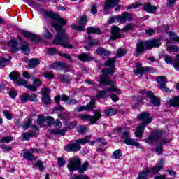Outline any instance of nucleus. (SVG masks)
Here are the masks:
<instances>
[{"instance_id": "1", "label": "nucleus", "mask_w": 179, "mask_h": 179, "mask_svg": "<svg viewBox=\"0 0 179 179\" xmlns=\"http://www.w3.org/2000/svg\"><path fill=\"white\" fill-rule=\"evenodd\" d=\"M44 14L47 17H49V19H52L54 20L51 22V25L52 27L55 28L57 34L53 39V44H55V45H61L63 48L72 50L73 45L66 41L68 40V36L65 34V29H64V27H65L66 24V20L61 17L59 14L52 11L45 10Z\"/></svg>"}, {"instance_id": "2", "label": "nucleus", "mask_w": 179, "mask_h": 179, "mask_svg": "<svg viewBox=\"0 0 179 179\" xmlns=\"http://www.w3.org/2000/svg\"><path fill=\"white\" fill-rule=\"evenodd\" d=\"M162 39L152 38L147 41H138L136 43V49L134 52L135 57H139L142 54H145L146 51L153 50V48H159L162 45Z\"/></svg>"}, {"instance_id": "3", "label": "nucleus", "mask_w": 179, "mask_h": 179, "mask_svg": "<svg viewBox=\"0 0 179 179\" xmlns=\"http://www.w3.org/2000/svg\"><path fill=\"white\" fill-rule=\"evenodd\" d=\"M137 118L139 121H142V122L137 126L134 134L136 138L141 139L142 136H143V134H145V128L150 124H152L153 117H150L149 112L143 111L141 112L140 115H138Z\"/></svg>"}, {"instance_id": "4", "label": "nucleus", "mask_w": 179, "mask_h": 179, "mask_svg": "<svg viewBox=\"0 0 179 179\" xmlns=\"http://www.w3.org/2000/svg\"><path fill=\"white\" fill-rule=\"evenodd\" d=\"M67 169L70 173L78 171L79 174H83L89 169V162L86 161L82 164L80 158L73 157L69 159Z\"/></svg>"}, {"instance_id": "5", "label": "nucleus", "mask_w": 179, "mask_h": 179, "mask_svg": "<svg viewBox=\"0 0 179 179\" xmlns=\"http://www.w3.org/2000/svg\"><path fill=\"white\" fill-rule=\"evenodd\" d=\"M124 128L119 127L113 129V134H117V135L122 136V139H123V143L127 145L128 146H135L136 148H141V143L135 141L134 138H131V134L129 131H124L122 133Z\"/></svg>"}, {"instance_id": "6", "label": "nucleus", "mask_w": 179, "mask_h": 179, "mask_svg": "<svg viewBox=\"0 0 179 179\" xmlns=\"http://www.w3.org/2000/svg\"><path fill=\"white\" fill-rule=\"evenodd\" d=\"M163 162V159H161L155 166H152L151 169L145 168L141 172L138 173V176L136 179H149L150 174H152L153 176L159 174L160 171L163 170V167H164Z\"/></svg>"}, {"instance_id": "7", "label": "nucleus", "mask_w": 179, "mask_h": 179, "mask_svg": "<svg viewBox=\"0 0 179 179\" xmlns=\"http://www.w3.org/2000/svg\"><path fill=\"white\" fill-rule=\"evenodd\" d=\"M94 115L87 114H80L78 115L79 120L83 122H90L91 125H97V121L101 118V112L94 110Z\"/></svg>"}, {"instance_id": "8", "label": "nucleus", "mask_w": 179, "mask_h": 179, "mask_svg": "<svg viewBox=\"0 0 179 179\" xmlns=\"http://www.w3.org/2000/svg\"><path fill=\"white\" fill-rule=\"evenodd\" d=\"M115 20L117 23H120V24L127 23V21L134 22L132 15L129 14V13L127 11L123 12L121 15L111 17L108 21V24H113V23H115Z\"/></svg>"}, {"instance_id": "9", "label": "nucleus", "mask_w": 179, "mask_h": 179, "mask_svg": "<svg viewBox=\"0 0 179 179\" xmlns=\"http://www.w3.org/2000/svg\"><path fill=\"white\" fill-rule=\"evenodd\" d=\"M120 0H106L103 3V13L105 15H110V10L115 8V12L121 10V6L118 5Z\"/></svg>"}, {"instance_id": "10", "label": "nucleus", "mask_w": 179, "mask_h": 179, "mask_svg": "<svg viewBox=\"0 0 179 179\" xmlns=\"http://www.w3.org/2000/svg\"><path fill=\"white\" fill-rule=\"evenodd\" d=\"M115 72V68L110 67V68H104L102 69V75L100 76L99 83H105V84H111V79L108 77V75L113 76Z\"/></svg>"}, {"instance_id": "11", "label": "nucleus", "mask_w": 179, "mask_h": 179, "mask_svg": "<svg viewBox=\"0 0 179 179\" xmlns=\"http://www.w3.org/2000/svg\"><path fill=\"white\" fill-rule=\"evenodd\" d=\"M19 33H20L21 36H23L25 38H29L31 43L34 44H40V43L43 41L38 35L30 32L26 29H19Z\"/></svg>"}, {"instance_id": "12", "label": "nucleus", "mask_w": 179, "mask_h": 179, "mask_svg": "<svg viewBox=\"0 0 179 179\" xmlns=\"http://www.w3.org/2000/svg\"><path fill=\"white\" fill-rule=\"evenodd\" d=\"M162 136H163V131L156 129L150 132V136L145 139V142L148 145H152L153 142H159Z\"/></svg>"}, {"instance_id": "13", "label": "nucleus", "mask_w": 179, "mask_h": 179, "mask_svg": "<svg viewBox=\"0 0 179 179\" xmlns=\"http://www.w3.org/2000/svg\"><path fill=\"white\" fill-rule=\"evenodd\" d=\"M157 83L158 87L162 92L164 93H170L171 91L167 87V77L165 76H161L157 77Z\"/></svg>"}, {"instance_id": "14", "label": "nucleus", "mask_w": 179, "mask_h": 179, "mask_svg": "<svg viewBox=\"0 0 179 179\" xmlns=\"http://www.w3.org/2000/svg\"><path fill=\"white\" fill-rule=\"evenodd\" d=\"M87 22H89V19L87 18V16L83 15L80 18V23H79L80 26L76 24H72L71 27L73 30H76V31H78L80 33L82 31H85V26H86V23H87Z\"/></svg>"}, {"instance_id": "15", "label": "nucleus", "mask_w": 179, "mask_h": 179, "mask_svg": "<svg viewBox=\"0 0 179 179\" xmlns=\"http://www.w3.org/2000/svg\"><path fill=\"white\" fill-rule=\"evenodd\" d=\"M151 71H155L154 68L149 67V66H142V64L137 63L136 64V69H134L135 75H141L143 76V73H148V72H151Z\"/></svg>"}, {"instance_id": "16", "label": "nucleus", "mask_w": 179, "mask_h": 179, "mask_svg": "<svg viewBox=\"0 0 179 179\" xmlns=\"http://www.w3.org/2000/svg\"><path fill=\"white\" fill-rule=\"evenodd\" d=\"M94 108H96V99H91L88 104L78 107L77 111L78 113H82L83 111H92Z\"/></svg>"}, {"instance_id": "17", "label": "nucleus", "mask_w": 179, "mask_h": 179, "mask_svg": "<svg viewBox=\"0 0 179 179\" xmlns=\"http://www.w3.org/2000/svg\"><path fill=\"white\" fill-rule=\"evenodd\" d=\"M121 29L117 25H113L110 29L111 36L110 40L114 41L115 40H118L122 38V36L120 34Z\"/></svg>"}, {"instance_id": "18", "label": "nucleus", "mask_w": 179, "mask_h": 179, "mask_svg": "<svg viewBox=\"0 0 179 179\" xmlns=\"http://www.w3.org/2000/svg\"><path fill=\"white\" fill-rule=\"evenodd\" d=\"M80 149H82V146H79L76 141L75 143H69V144L64 147V150L67 152H79Z\"/></svg>"}, {"instance_id": "19", "label": "nucleus", "mask_w": 179, "mask_h": 179, "mask_svg": "<svg viewBox=\"0 0 179 179\" xmlns=\"http://www.w3.org/2000/svg\"><path fill=\"white\" fill-rule=\"evenodd\" d=\"M143 10L147 12V13H151V15H155L157 12V6L152 5L150 2H147L143 4Z\"/></svg>"}, {"instance_id": "20", "label": "nucleus", "mask_w": 179, "mask_h": 179, "mask_svg": "<svg viewBox=\"0 0 179 179\" xmlns=\"http://www.w3.org/2000/svg\"><path fill=\"white\" fill-rule=\"evenodd\" d=\"M50 68L54 70H57L58 68H60V69H69V66H68L66 63L62 62H55L50 66Z\"/></svg>"}, {"instance_id": "21", "label": "nucleus", "mask_w": 179, "mask_h": 179, "mask_svg": "<svg viewBox=\"0 0 179 179\" xmlns=\"http://www.w3.org/2000/svg\"><path fill=\"white\" fill-rule=\"evenodd\" d=\"M110 84H106L104 83H101L100 85H101V86H111L110 88H107L106 91L109 92L110 93L115 92L116 93H117V94H121V93L120 92V89H117L115 87V82L113 80H110Z\"/></svg>"}, {"instance_id": "22", "label": "nucleus", "mask_w": 179, "mask_h": 179, "mask_svg": "<svg viewBox=\"0 0 179 179\" xmlns=\"http://www.w3.org/2000/svg\"><path fill=\"white\" fill-rule=\"evenodd\" d=\"M78 58L79 61H82V62L94 61V57H93L90 54L86 52H82L80 55H78Z\"/></svg>"}, {"instance_id": "23", "label": "nucleus", "mask_w": 179, "mask_h": 179, "mask_svg": "<svg viewBox=\"0 0 179 179\" xmlns=\"http://www.w3.org/2000/svg\"><path fill=\"white\" fill-rule=\"evenodd\" d=\"M145 97L142 95L137 96L136 102L131 104L132 110H136L139 108V107H142L143 106V100H145Z\"/></svg>"}, {"instance_id": "24", "label": "nucleus", "mask_w": 179, "mask_h": 179, "mask_svg": "<svg viewBox=\"0 0 179 179\" xmlns=\"http://www.w3.org/2000/svg\"><path fill=\"white\" fill-rule=\"evenodd\" d=\"M149 98L150 99V103L151 104H153L155 107H159L162 104V101H160V99L156 96L154 93L150 94L148 95Z\"/></svg>"}, {"instance_id": "25", "label": "nucleus", "mask_w": 179, "mask_h": 179, "mask_svg": "<svg viewBox=\"0 0 179 179\" xmlns=\"http://www.w3.org/2000/svg\"><path fill=\"white\" fill-rule=\"evenodd\" d=\"M96 55H98L99 57H110L111 55V51L108 50L107 49L99 47L96 50Z\"/></svg>"}, {"instance_id": "26", "label": "nucleus", "mask_w": 179, "mask_h": 179, "mask_svg": "<svg viewBox=\"0 0 179 179\" xmlns=\"http://www.w3.org/2000/svg\"><path fill=\"white\" fill-rule=\"evenodd\" d=\"M23 157L26 160H28L29 162H36L37 160V157L36 155H33V152L30 151H25L23 153Z\"/></svg>"}, {"instance_id": "27", "label": "nucleus", "mask_w": 179, "mask_h": 179, "mask_svg": "<svg viewBox=\"0 0 179 179\" xmlns=\"http://www.w3.org/2000/svg\"><path fill=\"white\" fill-rule=\"evenodd\" d=\"M57 79L62 83H65V85H69L71 83V78L68 74H60L57 76Z\"/></svg>"}, {"instance_id": "28", "label": "nucleus", "mask_w": 179, "mask_h": 179, "mask_svg": "<svg viewBox=\"0 0 179 179\" xmlns=\"http://www.w3.org/2000/svg\"><path fill=\"white\" fill-rule=\"evenodd\" d=\"M38 65H40V59L38 58H32L29 60V69H34V68L38 66Z\"/></svg>"}, {"instance_id": "29", "label": "nucleus", "mask_w": 179, "mask_h": 179, "mask_svg": "<svg viewBox=\"0 0 179 179\" xmlns=\"http://www.w3.org/2000/svg\"><path fill=\"white\" fill-rule=\"evenodd\" d=\"M50 131V134H52L53 135L64 136L68 132L67 129H61L59 128H57L56 129H50L48 130Z\"/></svg>"}, {"instance_id": "30", "label": "nucleus", "mask_w": 179, "mask_h": 179, "mask_svg": "<svg viewBox=\"0 0 179 179\" xmlns=\"http://www.w3.org/2000/svg\"><path fill=\"white\" fill-rule=\"evenodd\" d=\"M87 34H101V29L94 27H88L87 28Z\"/></svg>"}, {"instance_id": "31", "label": "nucleus", "mask_w": 179, "mask_h": 179, "mask_svg": "<svg viewBox=\"0 0 179 179\" xmlns=\"http://www.w3.org/2000/svg\"><path fill=\"white\" fill-rule=\"evenodd\" d=\"M115 57H109L103 64V66H109V68H115V62H117Z\"/></svg>"}, {"instance_id": "32", "label": "nucleus", "mask_w": 179, "mask_h": 179, "mask_svg": "<svg viewBox=\"0 0 179 179\" xmlns=\"http://www.w3.org/2000/svg\"><path fill=\"white\" fill-rule=\"evenodd\" d=\"M20 50L24 55H29V54H30V46H29V43L26 41L21 45Z\"/></svg>"}, {"instance_id": "33", "label": "nucleus", "mask_w": 179, "mask_h": 179, "mask_svg": "<svg viewBox=\"0 0 179 179\" xmlns=\"http://www.w3.org/2000/svg\"><path fill=\"white\" fill-rule=\"evenodd\" d=\"M171 107H179V96H174L172 99L169 101Z\"/></svg>"}, {"instance_id": "34", "label": "nucleus", "mask_w": 179, "mask_h": 179, "mask_svg": "<svg viewBox=\"0 0 179 179\" xmlns=\"http://www.w3.org/2000/svg\"><path fill=\"white\" fill-rule=\"evenodd\" d=\"M9 78L15 83L20 78V75H19L18 72L12 71L9 74Z\"/></svg>"}, {"instance_id": "35", "label": "nucleus", "mask_w": 179, "mask_h": 179, "mask_svg": "<svg viewBox=\"0 0 179 179\" xmlns=\"http://www.w3.org/2000/svg\"><path fill=\"white\" fill-rule=\"evenodd\" d=\"M112 157L114 160L121 159V157H122V151H121V149H117L114 151L112 154Z\"/></svg>"}, {"instance_id": "36", "label": "nucleus", "mask_w": 179, "mask_h": 179, "mask_svg": "<svg viewBox=\"0 0 179 179\" xmlns=\"http://www.w3.org/2000/svg\"><path fill=\"white\" fill-rule=\"evenodd\" d=\"M33 136H36L35 132H26L22 134V139H24V141H30V138H33Z\"/></svg>"}, {"instance_id": "37", "label": "nucleus", "mask_w": 179, "mask_h": 179, "mask_svg": "<svg viewBox=\"0 0 179 179\" xmlns=\"http://www.w3.org/2000/svg\"><path fill=\"white\" fill-rule=\"evenodd\" d=\"M95 142L98 144V146H106L107 145V140L103 137H99L95 139Z\"/></svg>"}, {"instance_id": "38", "label": "nucleus", "mask_w": 179, "mask_h": 179, "mask_svg": "<svg viewBox=\"0 0 179 179\" xmlns=\"http://www.w3.org/2000/svg\"><path fill=\"white\" fill-rule=\"evenodd\" d=\"M127 52H128L127 51V50L119 48L117 50L116 55H115V58H121L122 57H124V55H126Z\"/></svg>"}, {"instance_id": "39", "label": "nucleus", "mask_w": 179, "mask_h": 179, "mask_svg": "<svg viewBox=\"0 0 179 179\" xmlns=\"http://www.w3.org/2000/svg\"><path fill=\"white\" fill-rule=\"evenodd\" d=\"M105 114L108 117H113L115 114H117V110L114 109V108H109L105 109Z\"/></svg>"}, {"instance_id": "40", "label": "nucleus", "mask_w": 179, "mask_h": 179, "mask_svg": "<svg viewBox=\"0 0 179 179\" xmlns=\"http://www.w3.org/2000/svg\"><path fill=\"white\" fill-rule=\"evenodd\" d=\"M87 129H89L85 125H80L77 128V132L78 134H80V135H83L86 134V132L87 131Z\"/></svg>"}, {"instance_id": "41", "label": "nucleus", "mask_w": 179, "mask_h": 179, "mask_svg": "<svg viewBox=\"0 0 179 179\" xmlns=\"http://www.w3.org/2000/svg\"><path fill=\"white\" fill-rule=\"evenodd\" d=\"M98 99H107L108 96L107 95V91L106 90H99L96 94Z\"/></svg>"}, {"instance_id": "42", "label": "nucleus", "mask_w": 179, "mask_h": 179, "mask_svg": "<svg viewBox=\"0 0 179 179\" xmlns=\"http://www.w3.org/2000/svg\"><path fill=\"white\" fill-rule=\"evenodd\" d=\"M76 125H78V122L76 121H72L70 122H68L65 124L66 129H75V127H76Z\"/></svg>"}, {"instance_id": "43", "label": "nucleus", "mask_w": 179, "mask_h": 179, "mask_svg": "<svg viewBox=\"0 0 179 179\" xmlns=\"http://www.w3.org/2000/svg\"><path fill=\"white\" fill-rule=\"evenodd\" d=\"M15 85H17V86H24L26 87L27 85V81L23 78H18L16 82L14 83Z\"/></svg>"}, {"instance_id": "44", "label": "nucleus", "mask_w": 179, "mask_h": 179, "mask_svg": "<svg viewBox=\"0 0 179 179\" xmlns=\"http://www.w3.org/2000/svg\"><path fill=\"white\" fill-rule=\"evenodd\" d=\"M87 138L89 136H86V138H78L76 140V142H77V144L79 146H81L80 145H86V143H89V140H87Z\"/></svg>"}, {"instance_id": "45", "label": "nucleus", "mask_w": 179, "mask_h": 179, "mask_svg": "<svg viewBox=\"0 0 179 179\" xmlns=\"http://www.w3.org/2000/svg\"><path fill=\"white\" fill-rule=\"evenodd\" d=\"M28 101H31V103H37V101H38L37 95L36 94H28Z\"/></svg>"}, {"instance_id": "46", "label": "nucleus", "mask_w": 179, "mask_h": 179, "mask_svg": "<svg viewBox=\"0 0 179 179\" xmlns=\"http://www.w3.org/2000/svg\"><path fill=\"white\" fill-rule=\"evenodd\" d=\"M46 117L44 115H38L37 118V124L38 125H43L45 122Z\"/></svg>"}, {"instance_id": "47", "label": "nucleus", "mask_w": 179, "mask_h": 179, "mask_svg": "<svg viewBox=\"0 0 179 179\" xmlns=\"http://www.w3.org/2000/svg\"><path fill=\"white\" fill-rule=\"evenodd\" d=\"M12 141H13V137L4 136L0 140V143H10Z\"/></svg>"}, {"instance_id": "48", "label": "nucleus", "mask_w": 179, "mask_h": 179, "mask_svg": "<svg viewBox=\"0 0 179 179\" xmlns=\"http://www.w3.org/2000/svg\"><path fill=\"white\" fill-rule=\"evenodd\" d=\"M167 50L169 52H178L179 47L176 45H171L168 46Z\"/></svg>"}, {"instance_id": "49", "label": "nucleus", "mask_w": 179, "mask_h": 179, "mask_svg": "<svg viewBox=\"0 0 179 179\" xmlns=\"http://www.w3.org/2000/svg\"><path fill=\"white\" fill-rule=\"evenodd\" d=\"M45 122L48 124L49 127H51V125H52V124H54L55 122V119H54V117L52 116H47Z\"/></svg>"}, {"instance_id": "50", "label": "nucleus", "mask_w": 179, "mask_h": 179, "mask_svg": "<svg viewBox=\"0 0 179 179\" xmlns=\"http://www.w3.org/2000/svg\"><path fill=\"white\" fill-rule=\"evenodd\" d=\"M164 61L168 65H173V64H174V59H173V57L170 55H165Z\"/></svg>"}, {"instance_id": "51", "label": "nucleus", "mask_w": 179, "mask_h": 179, "mask_svg": "<svg viewBox=\"0 0 179 179\" xmlns=\"http://www.w3.org/2000/svg\"><path fill=\"white\" fill-rule=\"evenodd\" d=\"M55 76L50 71H46L43 74V77L45 78V79H48L49 80H52L54 79Z\"/></svg>"}, {"instance_id": "52", "label": "nucleus", "mask_w": 179, "mask_h": 179, "mask_svg": "<svg viewBox=\"0 0 179 179\" xmlns=\"http://www.w3.org/2000/svg\"><path fill=\"white\" fill-rule=\"evenodd\" d=\"M42 103H45L46 106L51 104V99H50V95L43 96Z\"/></svg>"}, {"instance_id": "53", "label": "nucleus", "mask_w": 179, "mask_h": 179, "mask_svg": "<svg viewBox=\"0 0 179 179\" xmlns=\"http://www.w3.org/2000/svg\"><path fill=\"white\" fill-rule=\"evenodd\" d=\"M36 167H38L39 171H44V164H43V162L41 160H38L36 163Z\"/></svg>"}, {"instance_id": "54", "label": "nucleus", "mask_w": 179, "mask_h": 179, "mask_svg": "<svg viewBox=\"0 0 179 179\" xmlns=\"http://www.w3.org/2000/svg\"><path fill=\"white\" fill-rule=\"evenodd\" d=\"M57 164L59 167H64L66 164V161L64 159V157H60L57 159Z\"/></svg>"}, {"instance_id": "55", "label": "nucleus", "mask_w": 179, "mask_h": 179, "mask_svg": "<svg viewBox=\"0 0 179 179\" xmlns=\"http://www.w3.org/2000/svg\"><path fill=\"white\" fill-rule=\"evenodd\" d=\"M163 149L164 147L162 145L157 144L155 148V153L158 155H162V153H163Z\"/></svg>"}, {"instance_id": "56", "label": "nucleus", "mask_w": 179, "mask_h": 179, "mask_svg": "<svg viewBox=\"0 0 179 179\" xmlns=\"http://www.w3.org/2000/svg\"><path fill=\"white\" fill-rule=\"evenodd\" d=\"M31 122L32 120L31 119H28L27 122L24 124H22V128L24 129V131H26L27 129H29V128H30V127H31Z\"/></svg>"}, {"instance_id": "57", "label": "nucleus", "mask_w": 179, "mask_h": 179, "mask_svg": "<svg viewBox=\"0 0 179 179\" xmlns=\"http://www.w3.org/2000/svg\"><path fill=\"white\" fill-rule=\"evenodd\" d=\"M57 107H55L52 108V111L53 113H59L61 111H64V110H65V108H64L62 106L61 103H58L57 104Z\"/></svg>"}, {"instance_id": "58", "label": "nucleus", "mask_w": 179, "mask_h": 179, "mask_svg": "<svg viewBox=\"0 0 179 179\" xmlns=\"http://www.w3.org/2000/svg\"><path fill=\"white\" fill-rule=\"evenodd\" d=\"M138 93L140 94H145L148 99H149V95L150 94V96H152V94L153 92H152V91H148L146 90H139Z\"/></svg>"}, {"instance_id": "59", "label": "nucleus", "mask_w": 179, "mask_h": 179, "mask_svg": "<svg viewBox=\"0 0 179 179\" xmlns=\"http://www.w3.org/2000/svg\"><path fill=\"white\" fill-rule=\"evenodd\" d=\"M10 61L9 59H6L4 57L0 58V65L1 66H6L8 65V62Z\"/></svg>"}, {"instance_id": "60", "label": "nucleus", "mask_w": 179, "mask_h": 179, "mask_svg": "<svg viewBox=\"0 0 179 179\" xmlns=\"http://www.w3.org/2000/svg\"><path fill=\"white\" fill-rule=\"evenodd\" d=\"M33 83L36 87H40L43 85V82L40 78H34Z\"/></svg>"}, {"instance_id": "61", "label": "nucleus", "mask_w": 179, "mask_h": 179, "mask_svg": "<svg viewBox=\"0 0 179 179\" xmlns=\"http://www.w3.org/2000/svg\"><path fill=\"white\" fill-rule=\"evenodd\" d=\"M134 27L131 24H127L124 28L122 29V31L123 33H127V31H129L130 30H132Z\"/></svg>"}, {"instance_id": "62", "label": "nucleus", "mask_w": 179, "mask_h": 179, "mask_svg": "<svg viewBox=\"0 0 179 179\" xmlns=\"http://www.w3.org/2000/svg\"><path fill=\"white\" fill-rule=\"evenodd\" d=\"M176 60L173 63V68L176 71H179V55H176Z\"/></svg>"}, {"instance_id": "63", "label": "nucleus", "mask_w": 179, "mask_h": 179, "mask_svg": "<svg viewBox=\"0 0 179 179\" xmlns=\"http://www.w3.org/2000/svg\"><path fill=\"white\" fill-rule=\"evenodd\" d=\"M20 100L22 103H27L29 101V94H24L20 97Z\"/></svg>"}, {"instance_id": "64", "label": "nucleus", "mask_w": 179, "mask_h": 179, "mask_svg": "<svg viewBox=\"0 0 179 179\" xmlns=\"http://www.w3.org/2000/svg\"><path fill=\"white\" fill-rule=\"evenodd\" d=\"M8 45L12 48H13V47H17V41L16 40H10L8 42Z\"/></svg>"}]
</instances>
